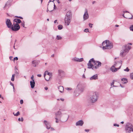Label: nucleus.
I'll use <instances>...</instances> for the list:
<instances>
[{
	"mask_svg": "<svg viewBox=\"0 0 133 133\" xmlns=\"http://www.w3.org/2000/svg\"><path fill=\"white\" fill-rule=\"evenodd\" d=\"M20 103L21 104H22L23 103V100L22 99L20 101Z\"/></svg>",
	"mask_w": 133,
	"mask_h": 133,
	"instance_id": "nucleus-41",
	"label": "nucleus"
},
{
	"mask_svg": "<svg viewBox=\"0 0 133 133\" xmlns=\"http://www.w3.org/2000/svg\"><path fill=\"white\" fill-rule=\"evenodd\" d=\"M0 98H1L2 99L3 98V97H1V95H0Z\"/></svg>",
	"mask_w": 133,
	"mask_h": 133,
	"instance_id": "nucleus-59",
	"label": "nucleus"
},
{
	"mask_svg": "<svg viewBox=\"0 0 133 133\" xmlns=\"http://www.w3.org/2000/svg\"><path fill=\"white\" fill-rule=\"evenodd\" d=\"M120 64L119 62H118L117 63L115 61V64H114L111 67L110 69V70L112 72H115L116 71L120 69L121 68V64H120V66L119 68H116L115 67H117V65Z\"/></svg>",
	"mask_w": 133,
	"mask_h": 133,
	"instance_id": "nucleus-7",
	"label": "nucleus"
},
{
	"mask_svg": "<svg viewBox=\"0 0 133 133\" xmlns=\"http://www.w3.org/2000/svg\"><path fill=\"white\" fill-rule=\"evenodd\" d=\"M58 89L59 91L61 92H62L63 91L64 88L63 86H60L58 87Z\"/></svg>",
	"mask_w": 133,
	"mask_h": 133,
	"instance_id": "nucleus-23",
	"label": "nucleus"
},
{
	"mask_svg": "<svg viewBox=\"0 0 133 133\" xmlns=\"http://www.w3.org/2000/svg\"><path fill=\"white\" fill-rule=\"evenodd\" d=\"M115 26L116 27H118L119 26V25H116Z\"/></svg>",
	"mask_w": 133,
	"mask_h": 133,
	"instance_id": "nucleus-58",
	"label": "nucleus"
},
{
	"mask_svg": "<svg viewBox=\"0 0 133 133\" xmlns=\"http://www.w3.org/2000/svg\"><path fill=\"white\" fill-rule=\"evenodd\" d=\"M98 76L97 74L94 75L91 77L90 78V80H96L98 79Z\"/></svg>",
	"mask_w": 133,
	"mask_h": 133,
	"instance_id": "nucleus-21",
	"label": "nucleus"
},
{
	"mask_svg": "<svg viewBox=\"0 0 133 133\" xmlns=\"http://www.w3.org/2000/svg\"><path fill=\"white\" fill-rule=\"evenodd\" d=\"M56 1L57 2V3H60V2L59 1V0H56Z\"/></svg>",
	"mask_w": 133,
	"mask_h": 133,
	"instance_id": "nucleus-50",
	"label": "nucleus"
},
{
	"mask_svg": "<svg viewBox=\"0 0 133 133\" xmlns=\"http://www.w3.org/2000/svg\"><path fill=\"white\" fill-rule=\"evenodd\" d=\"M95 1H93L92 2V3L93 4H94L95 3Z\"/></svg>",
	"mask_w": 133,
	"mask_h": 133,
	"instance_id": "nucleus-56",
	"label": "nucleus"
},
{
	"mask_svg": "<svg viewBox=\"0 0 133 133\" xmlns=\"http://www.w3.org/2000/svg\"><path fill=\"white\" fill-rule=\"evenodd\" d=\"M71 18L66 17H65L64 19V21L65 24H66L67 25H69L71 21Z\"/></svg>",
	"mask_w": 133,
	"mask_h": 133,
	"instance_id": "nucleus-12",
	"label": "nucleus"
},
{
	"mask_svg": "<svg viewBox=\"0 0 133 133\" xmlns=\"http://www.w3.org/2000/svg\"><path fill=\"white\" fill-rule=\"evenodd\" d=\"M15 73L17 75H18V74H19V73H18V72L17 71H15Z\"/></svg>",
	"mask_w": 133,
	"mask_h": 133,
	"instance_id": "nucleus-45",
	"label": "nucleus"
},
{
	"mask_svg": "<svg viewBox=\"0 0 133 133\" xmlns=\"http://www.w3.org/2000/svg\"><path fill=\"white\" fill-rule=\"evenodd\" d=\"M114 126H117L118 127L119 126V125L118 124H114Z\"/></svg>",
	"mask_w": 133,
	"mask_h": 133,
	"instance_id": "nucleus-40",
	"label": "nucleus"
},
{
	"mask_svg": "<svg viewBox=\"0 0 133 133\" xmlns=\"http://www.w3.org/2000/svg\"><path fill=\"white\" fill-rule=\"evenodd\" d=\"M103 49H110L113 47L112 42L108 40H106L102 43Z\"/></svg>",
	"mask_w": 133,
	"mask_h": 133,
	"instance_id": "nucleus-3",
	"label": "nucleus"
},
{
	"mask_svg": "<svg viewBox=\"0 0 133 133\" xmlns=\"http://www.w3.org/2000/svg\"><path fill=\"white\" fill-rule=\"evenodd\" d=\"M78 91H77V90H76V89L74 91V93L75 94V95H76V96H78V95L79 94H78Z\"/></svg>",
	"mask_w": 133,
	"mask_h": 133,
	"instance_id": "nucleus-26",
	"label": "nucleus"
},
{
	"mask_svg": "<svg viewBox=\"0 0 133 133\" xmlns=\"http://www.w3.org/2000/svg\"><path fill=\"white\" fill-rule=\"evenodd\" d=\"M65 114V116H64L63 115H62L61 111L60 110H58L55 114L56 116L55 119L56 120V122L58 123L59 121L61 120V118L62 117V119H64L65 121H67L69 117V116L66 114Z\"/></svg>",
	"mask_w": 133,
	"mask_h": 133,
	"instance_id": "nucleus-2",
	"label": "nucleus"
},
{
	"mask_svg": "<svg viewBox=\"0 0 133 133\" xmlns=\"http://www.w3.org/2000/svg\"><path fill=\"white\" fill-rule=\"evenodd\" d=\"M54 9H55V5L54 4Z\"/></svg>",
	"mask_w": 133,
	"mask_h": 133,
	"instance_id": "nucleus-62",
	"label": "nucleus"
},
{
	"mask_svg": "<svg viewBox=\"0 0 133 133\" xmlns=\"http://www.w3.org/2000/svg\"><path fill=\"white\" fill-rule=\"evenodd\" d=\"M122 83L123 84H124L128 82L127 79L125 78H123L121 79Z\"/></svg>",
	"mask_w": 133,
	"mask_h": 133,
	"instance_id": "nucleus-22",
	"label": "nucleus"
},
{
	"mask_svg": "<svg viewBox=\"0 0 133 133\" xmlns=\"http://www.w3.org/2000/svg\"><path fill=\"white\" fill-rule=\"evenodd\" d=\"M15 76V74H13L11 78V80L14 81V77Z\"/></svg>",
	"mask_w": 133,
	"mask_h": 133,
	"instance_id": "nucleus-28",
	"label": "nucleus"
},
{
	"mask_svg": "<svg viewBox=\"0 0 133 133\" xmlns=\"http://www.w3.org/2000/svg\"><path fill=\"white\" fill-rule=\"evenodd\" d=\"M122 16H123V17H124V18H125V16H124V14H123V15Z\"/></svg>",
	"mask_w": 133,
	"mask_h": 133,
	"instance_id": "nucleus-55",
	"label": "nucleus"
},
{
	"mask_svg": "<svg viewBox=\"0 0 133 133\" xmlns=\"http://www.w3.org/2000/svg\"><path fill=\"white\" fill-rule=\"evenodd\" d=\"M121 123L123 124L124 123V122L123 121H122L121 122Z\"/></svg>",
	"mask_w": 133,
	"mask_h": 133,
	"instance_id": "nucleus-60",
	"label": "nucleus"
},
{
	"mask_svg": "<svg viewBox=\"0 0 133 133\" xmlns=\"http://www.w3.org/2000/svg\"><path fill=\"white\" fill-rule=\"evenodd\" d=\"M84 89V87L82 86V85L80 84H78L76 88V90L78 91V94H80L83 91Z\"/></svg>",
	"mask_w": 133,
	"mask_h": 133,
	"instance_id": "nucleus-9",
	"label": "nucleus"
},
{
	"mask_svg": "<svg viewBox=\"0 0 133 133\" xmlns=\"http://www.w3.org/2000/svg\"><path fill=\"white\" fill-rule=\"evenodd\" d=\"M123 12L124 13H127V14H125V18L130 19H132V15L131 14L129 13L128 11H123Z\"/></svg>",
	"mask_w": 133,
	"mask_h": 133,
	"instance_id": "nucleus-10",
	"label": "nucleus"
},
{
	"mask_svg": "<svg viewBox=\"0 0 133 133\" xmlns=\"http://www.w3.org/2000/svg\"><path fill=\"white\" fill-rule=\"evenodd\" d=\"M60 100L62 101H63L64 100V99L61 98L60 99Z\"/></svg>",
	"mask_w": 133,
	"mask_h": 133,
	"instance_id": "nucleus-51",
	"label": "nucleus"
},
{
	"mask_svg": "<svg viewBox=\"0 0 133 133\" xmlns=\"http://www.w3.org/2000/svg\"><path fill=\"white\" fill-rule=\"evenodd\" d=\"M83 77L84 78H85V76L84 75V74H83Z\"/></svg>",
	"mask_w": 133,
	"mask_h": 133,
	"instance_id": "nucleus-54",
	"label": "nucleus"
},
{
	"mask_svg": "<svg viewBox=\"0 0 133 133\" xmlns=\"http://www.w3.org/2000/svg\"><path fill=\"white\" fill-rule=\"evenodd\" d=\"M130 30L133 31V25H131V26L130 27Z\"/></svg>",
	"mask_w": 133,
	"mask_h": 133,
	"instance_id": "nucleus-37",
	"label": "nucleus"
},
{
	"mask_svg": "<svg viewBox=\"0 0 133 133\" xmlns=\"http://www.w3.org/2000/svg\"><path fill=\"white\" fill-rule=\"evenodd\" d=\"M45 90H47L48 89V88L47 87H45Z\"/></svg>",
	"mask_w": 133,
	"mask_h": 133,
	"instance_id": "nucleus-52",
	"label": "nucleus"
},
{
	"mask_svg": "<svg viewBox=\"0 0 133 133\" xmlns=\"http://www.w3.org/2000/svg\"><path fill=\"white\" fill-rule=\"evenodd\" d=\"M101 63L99 61H95L93 58L91 59L88 64V68L92 69L98 68L101 65Z\"/></svg>",
	"mask_w": 133,
	"mask_h": 133,
	"instance_id": "nucleus-1",
	"label": "nucleus"
},
{
	"mask_svg": "<svg viewBox=\"0 0 133 133\" xmlns=\"http://www.w3.org/2000/svg\"><path fill=\"white\" fill-rule=\"evenodd\" d=\"M44 123L47 129H50L51 127L50 123L49 122L45 120L44 121Z\"/></svg>",
	"mask_w": 133,
	"mask_h": 133,
	"instance_id": "nucleus-15",
	"label": "nucleus"
},
{
	"mask_svg": "<svg viewBox=\"0 0 133 133\" xmlns=\"http://www.w3.org/2000/svg\"><path fill=\"white\" fill-rule=\"evenodd\" d=\"M93 25L92 24L90 23H89V27L91 28H92V25Z\"/></svg>",
	"mask_w": 133,
	"mask_h": 133,
	"instance_id": "nucleus-38",
	"label": "nucleus"
},
{
	"mask_svg": "<svg viewBox=\"0 0 133 133\" xmlns=\"http://www.w3.org/2000/svg\"><path fill=\"white\" fill-rule=\"evenodd\" d=\"M13 89L14 91H15V88H14V86H13Z\"/></svg>",
	"mask_w": 133,
	"mask_h": 133,
	"instance_id": "nucleus-57",
	"label": "nucleus"
},
{
	"mask_svg": "<svg viewBox=\"0 0 133 133\" xmlns=\"http://www.w3.org/2000/svg\"><path fill=\"white\" fill-rule=\"evenodd\" d=\"M14 59H15L16 60H18V58L17 57H16L14 58Z\"/></svg>",
	"mask_w": 133,
	"mask_h": 133,
	"instance_id": "nucleus-43",
	"label": "nucleus"
},
{
	"mask_svg": "<svg viewBox=\"0 0 133 133\" xmlns=\"http://www.w3.org/2000/svg\"><path fill=\"white\" fill-rule=\"evenodd\" d=\"M130 77L131 79H133V72L131 73L130 74Z\"/></svg>",
	"mask_w": 133,
	"mask_h": 133,
	"instance_id": "nucleus-29",
	"label": "nucleus"
},
{
	"mask_svg": "<svg viewBox=\"0 0 133 133\" xmlns=\"http://www.w3.org/2000/svg\"><path fill=\"white\" fill-rule=\"evenodd\" d=\"M19 114V111H18L16 113L14 114V115L16 116H17Z\"/></svg>",
	"mask_w": 133,
	"mask_h": 133,
	"instance_id": "nucleus-33",
	"label": "nucleus"
},
{
	"mask_svg": "<svg viewBox=\"0 0 133 133\" xmlns=\"http://www.w3.org/2000/svg\"><path fill=\"white\" fill-rule=\"evenodd\" d=\"M114 82L113 81L112 83H111V86H112L113 87H116V86L115 85H114Z\"/></svg>",
	"mask_w": 133,
	"mask_h": 133,
	"instance_id": "nucleus-32",
	"label": "nucleus"
},
{
	"mask_svg": "<svg viewBox=\"0 0 133 133\" xmlns=\"http://www.w3.org/2000/svg\"><path fill=\"white\" fill-rule=\"evenodd\" d=\"M12 30L14 31H17L19 30L20 27L19 25L17 23H14L11 27Z\"/></svg>",
	"mask_w": 133,
	"mask_h": 133,
	"instance_id": "nucleus-8",
	"label": "nucleus"
},
{
	"mask_svg": "<svg viewBox=\"0 0 133 133\" xmlns=\"http://www.w3.org/2000/svg\"><path fill=\"white\" fill-rule=\"evenodd\" d=\"M62 37L61 36L59 35H57L56 38V39L57 40H61L62 39Z\"/></svg>",
	"mask_w": 133,
	"mask_h": 133,
	"instance_id": "nucleus-25",
	"label": "nucleus"
},
{
	"mask_svg": "<svg viewBox=\"0 0 133 133\" xmlns=\"http://www.w3.org/2000/svg\"><path fill=\"white\" fill-rule=\"evenodd\" d=\"M30 83L31 88L32 89L34 88L35 84L34 80H33V81H30Z\"/></svg>",
	"mask_w": 133,
	"mask_h": 133,
	"instance_id": "nucleus-20",
	"label": "nucleus"
},
{
	"mask_svg": "<svg viewBox=\"0 0 133 133\" xmlns=\"http://www.w3.org/2000/svg\"><path fill=\"white\" fill-rule=\"evenodd\" d=\"M6 23L7 25V27L9 28L11 27L12 25V23H11L10 20L9 19H7L6 22Z\"/></svg>",
	"mask_w": 133,
	"mask_h": 133,
	"instance_id": "nucleus-14",
	"label": "nucleus"
},
{
	"mask_svg": "<svg viewBox=\"0 0 133 133\" xmlns=\"http://www.w3.org/2000/svg\"><path fill=\"white\" fill-rule=\"evenodd\" d=\"M37 76L39 77H41V74H38Z\"/></svg>",
	"mask_w": 133,
	"mask_h": 133,
	"instance_id": "nucleus-46",
	"label": "nucleus"
},
{
	"mask_svg": "<svg viewBox=\"0 0 133 133\" xmlns=\"http://www.w3.org/2000/svg\"><path fill=\"white\" fill-rule=\"evenodd\" d=\"M129 44L130 45H132V43H129Z\"/></svg>",
	"mask_w": 133,
	"mask_h": 133,
	"instance_id": "nucleus-64",
	"label": "nucleus"
},
{
	"mask_svg": "<svg viewBox=\"0 0 133 133\" xmlns=\"http://www.w3.org/2000/svg\"><path fill=\"white\" fill-rule=\"evenodd\" d=\"M10 84L12 86H14L13 84L11 82H10Z\"/></svg>",
	"mask_w": 133,
	"mask_h": 133,
	"instance_id": "nucleus-49",
	"label": "nucleus"
},
{
	"mask_svg": "<svg viewBox=\"0 0 133 133\" xmlns=\"http://www.w3.org/2000/svg\"><path fill=\"white\" fill-rule=\"evenodd\" d=\"M84 124L83 121L82 120H80L78 121L76 123V126H82Z\"/></svg>",
	"mask_w": 133,
	"mask_h": 133,
	"instance_id": "nucleus-17",
	"label": "nucleus"
},
{
	"mask_svg": "<svg viewBox=\"0 0 133 133\" xmlns=\"http://www.w3.org/2000/svg\"><path fill=\"white\" fill-rule=\"evenodd\" d=\"M89 18V15L88 13V11L87 9H85L84 14L83 15L84 20H86L88 19Z\"/></svg>",
	"mask_w": 133,
	"mask_h": 133,
	"instance_id": "nucleus-13",
	"label": "nucleus"
},
{
	"mask_svg": "<svg viewBox=\"0 0 133 133\" xmlns=\"http://www.w3.org/2000/svg\"><path fill=\"white\" fill-rule=\"evenodd\" d=\"M72 60L74 61L81 62L83 61V58H79L77 57H74L72 59Z\"/></svg>",
	"mask_w": 133,
	"mask_h": 133,
	"instance_id": "nucleus-16",
	"label": "nucleus"
},
{
	"mask_svg": "<svg viewBox=\"0 0 133 133\" xmlns=\"http://www.w3.org/2000/svg\"><path fill=\"white\" fill-rule=\"evenodd\" d=\"M125 130L126 133H130L131 131L133 132V126L130 123L127 124Z\"/></svg>",
	"mask_w": 133,
	"mask_h": 133,
	"instance_id": "nucleus-5",
	"label": "nucleus"
},
{
	"mask_svg": "<svg viewBox=\"0 0 133 133\" xmlns=\"http://www.w3.org/2000/svg\"><path fill=\"white\" fill-rule=\"evenodd\" d=\"M131 48V47L130 46L125 45L123 48V49L120 54V55L122 56H125Z\"/></svg>",
	"mask_w": 133,
	"mask_h": 133,
	"instance_id": "nucleus-4",
	"label": "nucleus"
},
{
	"mask_svg": "<svg viewBox=\"0 0 133 133\" xmlns=\"http://www.w3.org/2000/svg\"><path fill=\"white\" fill-rule=\"evenodd\" d=\"M89 129H85V131L86 132H88L89 131Z\"/></svg>",
	"mask_w": 133,
	"mask_h": 133,
	"instance_id": "nucleus-44",
	"label": "nucleus"
},
{
	"mask_svg": "<svg viewBox=\"0 0 133 133\" xmlns=\"http://www.w3.org/2000/svg\"><path fill=\"white\" fill-rule=\"evenodd\" d=\"M18 121H21L23 122V118L22 117H21V119L20 118H19L18 119Z\"/></svg>",
	"mask_w": 133,
	"mask_h": 133,
	"instance_id": "nucleus-31",
	"label": "nucleus"
},
{
	"mask_svg": "<svg viewBox=\"0 0 133 133\" xmlns=\"http://www.w3.org/2000/svg\"><path fill=\"white\" fill-rule=\"evenodd\" d=\"M58 29L59 30H61L63 28V26L62 25H60L58 26Z\"/></svg>",
	"mask_w": 133,
	"mask_h": 133,
	"instance_id": "nucleus-27",
	"label": "nucleus"
},
{
	"mask_svg": "<svg viewBox=\"0 0 133 133\" xmlns=\"http://www.w3.org/2000/svg\"><path fill=\"white\" fill-rule=\"evenodd\" d=\"M124 70L125 71L128 72L129 71V69L128 67H127L126 69H124Z\"/></svg>",
	"mask_w": 133,
	"mask_h": 133,
	"instance_id": "nucleus-30",
	"label": "nucleus"
},
{
	"mask_svg": "<svg viewBox=\"0 0 133 133\" xmlns=\"http://www.w3.org/2000/svg\"><path fill=\"white\" fill-rule=\"evenodd\" d=\"M46 75H47V76H48V78H45V79L46 81H49L50 78L52 75V74L51 73L49 72L48 71H45L44 74V78H45V76H46Z\"/></svg>",
	"mask_w": 133,
	"mask_h": 133,
	"instance_id": "nucleus-11",
	"label": "nucleus"
},
{
	"mask_svg": "<svg viewBox=\"0 0 133 133\" xmlns=\"http://www.w3.org/2000/svg\"><path fill=\"white\" fill-rule=\"evenodd\" d=\"M58 72H59V73H63V72H64L62 70H59L58 71Z\"/></svg>",
	"mask_w": 133,
	"mask_h": 133,
	"instance_id": "nucleus-39",
	"label": "nucleus"
},
{
	"mask_svg": "<svg viewBox=\"0 0 133 133\" xmlns=\"http://www.w3.org/2000/svg\"><path fill=\"white\" fill-rule=\"evenodd\" d=\"M98 98V96L96 93L94 92L91 95L90 101L92 103H94L97 101Z\"/></svg>",
	"mask_w": 133,
	"mask_h": 133,
	"instance_id": "nucleus-6",
	"label": "nucleus"
},
{
	"mask_svg": "<svg viewBox=\"0 0 133 133\" xmlns=\"http://www.w3.org/2000/svg\"><path fill=\"white\" fill-rule=\"evenodd\" d=\"M45 78H48V76H47L46 77V76H45Z\"/></svg>",
	"mask_w": 133,
	"mask_h": 133,
	"instance_id": "nucleus-61",
	"label": "nucleus"
},
{
	"mask_svg": "<svg viewBox=\"0 0 133 133\" xmlns=\"http://www.w3.org/2000/svg\"><path fill=\"white\" fill-rule=\"evenodd\" d=\"M66 89L68 90H72V88H66Z\"/></svg>",
	"mask_w": 133,
	"mask_h": 133,
	"instance_id": "nucleus-35",
	"label": "nucleus"
},
{
	"mask_svg": "<svg viewBox=\"0 0 133 133\" xmlns=\"http://www.w3.org/2000/svg\"><path fill=\"white\" fill-rule=\"evenodd\" d=\"M43 0H41V3H42L43 1Z\"/></svg>",
	"mask_w": 133,
	"mask_h": 133,
	"instance_id": "nucleus-63",
	"label": "nucleus"
},
{
	"mask_svg": "<svg viewBox=\"0 0 133 133\" xmlns=\"http://www.w3.org/2000/svg\"><path fill=\"white\" fill-rule=\"evenodd\" d=\"M72 14L70 11H68L66 13L65 17L72 18Z\"/></svg>",
	"mask_w": 133,
	"mask_h": 133,
	"instance_id": "nucleus-18",
	"label": "nucleus"
},
{
	"mask_svg": "<svg viewBox=\"0 0 133 133\" xmlns=\"http://www.w3.org/2000/svg\"><path fill=\"white\" fill-rule=\"evenodd\" d=\"M21 25L23 27H24L25 22L23 21L21 23Z\"/></svg>",
	"mask_w": 133,
	"mask_h": 133,
	"instance_id": "nucleus-34",
	"label": "nucleus"
},
{
	"mask_svg": "<svg viewBox=\"0 0 133 133\" xmlns=\"http://www.w3.org/2000/svg\"><path fill=\"white\" fill-rule=\"evenodd\" d=\"M14 21L15 22V23H20L21 22V21L20 19L17 18L15 19L14 20Z\"/></svg>",
	"mask_w": 133,
	"mask_h": 133,
	"instance_id": "nucleus-24",
	"label": "nucleus"
},
{
	"mask_svg": "<svg viewBox=\"0 0 133 133\" xmlns=\"http://www.w3.org/2000/svg\"><path fill=\"white\" fill-rule=\"evenodd\" d=\"M38 61L37 60H34L32 61V63L33 66L35 67L38 63Z\"/></svg>",
	"mask_w": 133,
	"mask_h": 133,
	"instance_id": "nucleus-19",
	"label": "nucleus"
},
{
	"mask_svg": "<svg viewBox=\"0 0 133 133\" xmlns=\"http://www.w3.org/2000/svg\"><path fill=\"white\" fill-rule=\"evenodd\" d=\"M50 129H51V130L53 131L54 130V129L52 128H50Z\"/></svg>",
	"mask_w": 133,
	"mask_h": 133,
	"instance_id": "nucleus-48",
	"label": "nucleus"
},
{
	"mask_svg": "<svg viewBox=\"0 0 133 133\" xmlns=\"http://www.w3.org/2000/svg\"><path fill=\"white\" fill-rule=\"evenodd\" d=\"M31 78L32 79V81H33V80H34V76L32 75L31 77Z\"/></svg>",
	"mask_w": 133,
	"mask_h": 133,
	"instance_id": "nucleus-42",
	"label": "nucleus"
},
{
	"mask_svg": "<svg viewBox=\"0 0 133 133\" xmlns=\"http://www.w3.org/2000/svg\"><path fill=\"white\" fill-rule=\"evenodd\" d=\"M84 31L86 32H89V30L88 29H86L84 30Z\"/></svg>",
	"mask_w": 133,
	"mask_h": 133,
	"instance_id": "nucleus-36",
	"label": "nucleus"
},
{
	"mask_svg": "<svg viewBox=\"0 0 133 133\" xmlns=\"http://www.w3.org/2000/svg\"><path fill=\"white\" fill-rule=\"evenodd\" d=\"M16 17L19 18H20L21 19H23V18L22 17H20V16L18 17V16H16Z\"/></svg>",
	"mask_w": 133,
	"mask_h": 133,
	"instance_id": "nucleus-47",
	"label": "nucleus"
},
{
	"mask_svg": "<svg viewBox=\"0 0 133 133\" xmlns=\"http://www.w3.org/2000/svg\"><path fill=\"white\" fill-rule=\"evenodd\" d=\"M57 20H55V21H54V23H56L57 22Z\"/></svg>",
	"mask_w": 133,
	"mask_h": 133,
	"instance_id": "nucleus-53",
	"label": "nucleus"
}]
</instances>
